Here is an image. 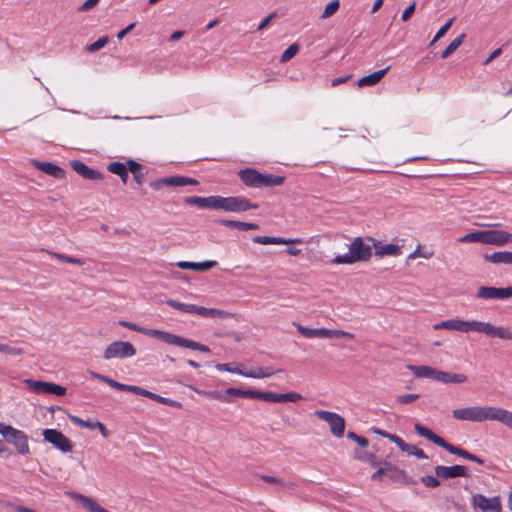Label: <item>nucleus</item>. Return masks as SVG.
Wrapping results in <instances>:
<instances>
[{
  "mask_svg": "<svg viewBox=\"0 0 512 512\" xmlns=\"http://www.w3.org/2000/svg\"><path fill=\"white\" fill-rule=\"evenodd\" d=\"M70 166L77 174H79L84 179H88V180L103 179V174L100 171L88 167L84 162H82L80 160L70 161Z\"/></svg>",
  "mask_w": 512,
  "mask_h": 512,
  "instance_id": "18",
  "label": "nucleus"
},
{
  "mask_svg": "<svg viewBox=\"0 0 512 512\" xmlns=\"http://www.w3.org/2000/svg\"><path fill=\"white\" fill-rule=\"evenodd\" d=\"M0 434L7 443L16 448L19 454L27 455L30 453L28 436L23 431L5 424L4 426H0Z\"/></svg>",
  "mask_w": 512,
  "mask_h": 512,
  "instance_id": "5",
  "label": "nucleus"
},
{
  "mask_svg": "<svg viewBox=\"0 0 512 512\" xmlns=\"http://www.w3.org/2000/svg\"><path fill=\"white\" fill-rule=\"evenodd\" d=\"M347 438L355 441L359 446H361L363 448H365L369 445V441L367 438H365L363 436H359L353 431H349L347 433Z\"/></svg>",
  "mask_w": 512,
  "mask_h": 512,
  "instance_id": "51",
  "label": "nucleus"
},
{
  "mask_svg": "<svg viewBox=\"0 0 512 512\" xmlns=\"http://www.w3.org/2000/svg\"><path fill=\"white\" fill-rule=\"evenodd\" d=\"M136 354L135 347L127 341H114L105 349L103 358L110 360L114 358L124 359Z\"/></svg>",
  "mask_w": 512,
  "mask_h": 512,
  "instance_id": "7",
  "label": "nucleus"
},
{
  "mask_svg": "<svg viewBox=\"0 0 512 512\" xmlns=\"http://www.w3.org/2000/svg\"><path fill=\"white\" fill-rule=\"evenodd\" d=\"M151 400H154L158 403L165 404L171 407L180 408L181 404L178 401L172 400L170 398L162 397L158 394L152 393Z\"/></svg>",
  "mask_w": 512,
  "mask_h": 512,
  "instance_id": "47",
  "label": "nucleus"
},
{
  "mask_svg": "<svg viewBox=\"0 0 512 512\" xmlns=\"http://www.w3.org/2000/svg\"><path fill=\"white\" fill-rule=\"evenodd\" d=\"M420 480L427 488H436L440 485V481L431 475H425Z\"/></svg>",
  "mask_w": 512,
  "mask_h": 512,
  "instance_id": "52",
  "label": "nucleus"
},
{
  "mask_svg": "<svg viewBox=\"0 0 512 512\" xmlns=\"http://www.w3.org/2000/svg\"><path fill=\"white\" fill-rule=\"evenodd\" d=\"M125 164L127 167V172L130 171L132 174L138 173L142 169V166L132 159L128 160Z\"/></svg>",
  "mask_w": 512,
  "mask_h": 512,
  "instance_id": "57",
  "label": "nucleus"
},
{
  "mask_svg": "<svg viewBox=\"0 0 512 512\" xmlns=\"http://www.w3.org/2000/svg\"><path fill=\"white\" fill-rule=\"evenodd\" d=\"M435 474L437 477L442 479L469 477L466 467L462 465H454L449 467L438 465L435 467Z\"/></svg>",
  "mask_w": 512,
  "mask_h": 512,
  "instance_id": "17",
  "label": "nucleus"
},
{
  "mask_svg": "<svg viewBox=\"0 0 512 512\" xmlns=\"http://www.w3.org/2000/svg\"><path fill=\"white\" fill-rule=\"evenodd\" d=\"M475 332L502 340H512V330L504 326H494L488 322L477 321Z\"/></svg>",
  "mask_w": 512,
  "mask_h": 512,
  "instance_id": "14",
  "label": "nucleus"
},
{
  "mask_svg": "<svg viewBox=\"0 0 512 512\" xmlns=\"http://www.w3.org/2000/svg\"><path fill=\"white\" fill-rule=\"evenodd\" d=\"M384 471L385 475H387L392 480H398L400 477L404 475V471L398 469L388 462H384Z\"/></svg>",
  "mask_w": 512,
  "mask_h": 512,
  "instance_id": "39",
  "label": "nucleus"
},
{
  "mask_svg": "<svg viewBox=\"0 0 512 512\" xmlns=\"http://www.w3.org/2000/svg\"><path fill=\"white\" fill-rule=\"evenodd\" d=\"M408 369L419 378H430L435 380L437 369L425 365H409Z\"/></svg>",
  "mask_w": 512,
  "mask_h": 512,
  "instance_id": "31",
  "label": "nucleus"
},
{
  "mask_svg": "<svg viewBox=\"0 0 512 512\" xmlns=\"http://www.w3.org/2000/svg\"><path fill=\"white\" fill-rule=\"evenodd\" d=\"M389 69L390 67L388 66L384 69L375 71L367 76H364L358 80L357 85L359 87L374 86L381 81V79L386 75Z\"/></svg>",
  "mask_w": 512,
  "mask_h": 512,
  "instance_id": "26",
  "label": "nucleus"
},
{
  "mask_svg": "<svg viewBox=\"0 0 512 512\" xmlns=\"http://www.w3.org/2000/svg\"><path fill=\"white\" fill-rule=\"evenodd\" d=\"M302 399V395L297 392H288L283 394V403L284 402H297Z\"/></svg>",
  "mask_w": 512,
  "mask_h": 512,
  "instance_id": "56",
  "label": "nucleus"
},
{
  "mask_svg": "<svg viewBox=\"0 0 512 512\" xmlns=\"http://www.w3.org/2000/svg\"><path fill=\"white\" fill-rule=\"evenodd\" d=\"M261 478L265 482L271 483V484H277V485H279L283 489H293L295 487L294 483L286 482L283 479L278 478V477H273V476H269V475H262Z\"/></svg>",
  "mask_w": 512,
  "mask_h": 512,
  "instance_id": "38",
  "label": "nucleus"
},
{
  "mask_svg": "<svg viewBox=\"0 0 512 512\" xmlns=\"http://www.w3.org/2000/svg\"><path fill=\"white\" fill-rule=\"evenodd\" d=\"M241 397L242 398H250V399L262 400L263 391H259V390H243L242 389Z\"/></svg>",
  "mask_w": 512,
  "mask_h": 512,
  "instance_id": "53",
  "label": "nucleus"
},
{
  "mask_svg": "<svg viewBox=\"0 0 512 512\" xmlns=\"http://www.w3.org/2000/svg\"><path fill=\"white\" fill-rule=\"evenodd\" d=\"M216 223H219L225 227L228 228H236L241 231H246V222H241L237 220H225V219H218L215 220Z\"/></svg>",
  "mask_w": 512,
  "mask_h": 512,
  "instance_id": "42",
  "label": "nucleus"
},
{
  "mask_svg": "<svg viewBox=\"0 0 512 512\" xmlns=\"http://www.w3.org/2000/svg\"><path fill=\"white\" fill-rule=\"evenodd\" d=\"M34 167L55 179L65 178V171L51 162L33 161Z\"/></svg>",
  "mask_w": 512,
  "mask_h": 512,
  "instance_id": "22",
  "label": "nucleus"
},
{
  "mask_svg": "<svg viewBox=\"0 0 512 512\" xmlns=\"http://www.w3.org/2000/svg\"><path fill=\"white\" fill-rule=\"evenodd\" d=\"M512 243V234L505 230H485V244L503 246Z\"/></svg>",
  "mask_w": 512,
  "mask_h": 512,
  "instance_id": "19",
  "label": "nucleus"
},
{
  "mask_svg": "<svg viewBox=\"0 0 512 512\" xmlns=\"http://www.w3.org/2000/svg\"><path fill=\"white\" fill-rule=\"evenodd\" d=\"M216 369L219 370V371H227V372H230V373H234V374H238L237 371L241 370L240 368L236 367V368H232L230 366V364L228 363H224V364H217L216 365Z\"/></svg>",
  "mask_w": 512,
  "mask_h": 512,
  "instance_id": "62",
  "label": "nucleus"
},
{
  "mask_svg": "<svg viewBox=\"0 0 512 512\" xmlns=\"http://www.w3.org/2000/svg\"><path fill=\"white\" fill-rule=\"evenodd\" d=\"M284 181H285L284 176L261 173L260 187L280 186L284 183Z\"/></svg>",
  "mask_w": 512,
  "mask_h": 512,
  "instance_id": "33",
  "label": "nucleus"
},
{
  "mask_svg": "<svg viewBox=\"0 0 512 512\" xmlns=\"http://www.w3.org/2000/svg\"><path fill=\"white\" fill-rule=\"evenodd\" d=\"M198 184H199L198 180H196L194 178L181 176V175H175V176L159 178L155 181H152L150 183V187L154 190H159L163 186L182 187V186L198 185Z\"/></svg>",
  "mask_w": 512,
  "mask_h": 512,
  "instance_id": "12",
  "label": "nucleus"
},
{
  "mask_svg": "<svg viewBox=\"0 0 512 512\" xmlns=\"http://www.w3.org/2000/svg\"><path fill=\"white\" fill-rule=\"evenodd\" d=\"M0 352L7 354V355H13L18 356L24 353V351L21 348L18 347H12L6 344L0 343Z\"/></svg>",
  "mask_w": 512,
  "mask_h": 512,
  "instance_id": "49",
  "label": "nucleus"
},
{
  "mask_svg": "<svg viewBox=\"0 0 512 512\" xmlns=\"http://www.w3.org/2000/svg\"><path fill=\"white\" fill-rule=\"evenodd\" d=\"M414 429L418 435L426 438L427 440L431 441L435 445L447 450L449 453H451L453 455H457L459 457H462L466 460L476 462L478 464H484V460L481 459L480 457L468 452L467 450H464L458 446H455V445L447 442L445 439H443L439 435L435 434L432 430L421 425L420 423H416L414 425Z\"/></svg>",
  "mask_w": 512,
  "mask_h": 512,
  "instance_id": "3",
  "label": "nucleus"
},
{
  "mask_svg": "<svg viewBox=\"0 0 512 512\" xmlns=\"http://www.w3.org/2000/svg\"><path fill=\"white\" fill-rule=\"evenodd\" d=\"M253 241L258 244L268 245V244H302L303 241L300 238L295 239H286L282 237H270V236H255Z\"/></svg>",
  "mask_w": 512,
  "mask_h": 512,
  "instance_id": "25",
  "label": "nucleus"
},
{
  "mask_svg": "<svg viewBox=\"0 0 512 512\" xmlns=\"http://www.w3.org/2000/svg\"><path fill=\"white\" fill-rule=\"evenodd\" d=\"M329 332H330V338H353V334L343 331V330L329 329Z\"/></svg>",
  "mask_w": 512,
  "mask_h": 512,
  "instance_id": "59",
  "label": "nucleus"
},
{
  "mask_svg": "<svg viewBox=\"0 0 512 512\" xmlns=\"http://www.w3.org/2000/svg\"><path fill=\"white\" fill-rule=\"evenodd\" d=\"M89 373L93 378L98 379V380L108 384L110 387H112L116 390H119L120 384H121L120 382H118L114 379H111L105 375H102L100 373H97V372L90 371Z\"/></svg>",
  "mask_w": 512,
  "mask_h": 512,
  "instance_id": "41",
  "label": "nucleus"
},
{
  "mask_svg": "<svg viewBox=\"0 0 512 512\" xmlns=\"http://www.w3.org/2000/svg\"><path fill=\"white\" fill-rule=\"evenodd\" d=\"M203 396L210 398V399H216L225 403H231L232 399L221 393L217 390H212L208 392H203Z\"/></svg>",
  "mask_w": 512,
  "mask_h": 512,
  "instance_id": "46",
  "label": "nucleus"
},
{
  "mask_svg": "<svg viewBox=\"0 0 512 512\" xmlns=\"http://www.w3.org/2000/svg\"><path fill=\"white\" fill-rule=\"evenodd\" d=\"M370 431L373 432L374 434H377V435H380L382 437H385V438L389 439L390 441H392L395 444H396V442L399 439V436H397L396 434L389 433V432L384 431V430H382L380 428H377V427H372L370 429Z\"/></svg>",
  "mask_w": 512,
  "mask_h": 512,
  "instance_id": "50",
  "label": "nucleus"
},
{
  "mask_svg": "<svg viewBox=\"0 0 512 512\" xmlns=\"http://www.w3.org/2000/svg\"><path fill=\"white\" fill-rule=\"evenodd\" d=\"M159 340H161L167 344H171V345H175V346H179V347H183V348H189L192 350H198L201 352H209L210 351L209 347L206 345H203V344L195 342L193 340L183 338L181 336L171 334V333H168L165 331H162Z\"/></svg>",
  "mask_w": 512,
  "mask_h": 512,
  "instance_id": "10",
  "label": "nucleus"
},
{
  "mask_svg": "<svg viewBox=\"0 0 512 512\" xmlns=\"http://www.w3.org/2000/svg\"><path fill=\"white\" fill-rule=\"evenodd\" d=\"M477 325V320L464 321L461 319H449L446 321H442L433 326L435 330L447 329L454 330L463 333H468L470 331L475 332V328Z\"/></svg>",
  "mask_w": 512,
  "mask_h": 512,
  "instance_id": "16",
  "label": "nucleus"
},
{
  "mask_svg": "<svg viewBox=\"0 0 512 512\" xmlns=\"http://www.w3.org/2000/svg\"><path fill=\"white\" fill-rule=\"evenodd\" d=\"M368 241L372 243V247L375 248V254L377 256H397L401 253L400 247L395 244H382L380 241L373 238H368Z\"/></svg>",
  "mask_w": 512,
  "mask_h": 512,
  "instance_id": "21",
  "label": "nucleus"
},
{
  "mask_svg": "<svg viewBox=\"0 0 512 512\" xmlns=\"http://www.w3.org/2000/svg\"><path fill=\"white\" fill-rule=\"evenodd\" d=\"M46 252L49 255H51L52 257H54L57 260H59V261L67 262V263H70V264H76V265H79V266H83L86 263L85 259H82V258H76V257H73V256H69V255H66V254H62V253H58V252H53V251H46Z\"/></svg>",
  "mask_w": 512,
  "mask_h": 512,
  "instance_id": "36",
  "label": "nucleus"
},
{
  "mask_svg": "<svg viewBox=\"0 0 512 512\" xmlns=\"http://www.w3.org/2000/svg\"><path fill=\"white\" fill-rule=\"evenodd\" d=\"M471 504L474 509H479L483 512H501L502 506L498 496L487 498L482 494H475L472 496Z\"/></svg>",
  "mask_w": 512,
  "mask_h": 512,
  "instance_id": "15",
  "label": "nucleus"
},
{
  "mask_svg": "<svg viewBox=\"0 0 512 512\" xmlns=\"http://www.w3.org/2000/svg\"><path fill=\"white\" fill-rule=\"evenodd\" d=\"M262 400L270 403H283V394L271 391H263Z\"/></svg>",
  "mask_w": 512,
  "mask_h": 512,
  "instance_id": "45",
  "label": "nucleus"
},
{
  "mask_svg": "<svg viewBox=\"0 0 512 512\" xmlns=\"http://www.w3.org/2000/svg\"><path fill=\"white\" fill-rule=\"evenodd\" d=\"M396 445L399 447V449L408 455H413L417 457L418 459H428L427 454L420 448L416 447L415 445H410L406 443L402 438L399 437L398 441L396 442Z\"/></svg>",
  "mask_w": 512,
  "mask_h": 512,
  "instance_id": "28",
  "label": "nucleus"
},
{
  "mask_svg": "<svg viewBox=\"0 0 512 512\" xmlns=\"http://www.w3.org/2000/svg\"><path fill=\"white\" fill-rule=\"evenodd\" d=\"M119 391L131 392L136 395L147 397L149 399H151L152 393H153V392L148 391L140 386L127 385V384H123V383L120 384Z\"/></svg>",
  "mask_w": 512,
  "mask_h": 512,
  "instance_id": "37",
  "label": "nucleus"
},
{
  "mask_svg": "<svg viewBox=\"0 0 512 512\" xmlns=\"http://www.w3.org/2000/svg\"><path fill=\"white\" fill-rule=\"evenodd\" d=\"M484 259L493 264H507L512 265V252L498 251L492 254H485Z\"/></svg>",
  "mask_w": 512,
  "mask_h": 512,
  "instance_id": "27",
  "label": "nucleus"
},
{
  "mask_svg": "<svg viewBox=\"0 0 512 512\" xmlns=\"http://www.w3.org/2000/svg\"><path fill=\"white\" fill-rule=\"evenodd\" d=\"M184 202L188 205L197 206L199 208L221 209L227 212H244L251 209H258V204L250 202L242 196L222 197L212 195L208 197L189 196L184 198Z\"/></svg>",
  "mask_w": 512,
  "mask_h": 512,
  "instance_id": "1",
  "label": "nucleus"
},
{
  "mask_svg": "<svg viewBox=\"0 0 512 512\" xmlns=\"http://www.w3.org/2000/svg\"><path fill=\"white\" fill-rule=\"evenodd\" d=\"M216 265L217 262L214 260H206L203 262L179 261L177 263V267H179L180 269L193 270L198 272L207 271Z\"/></svg>",
  "mask_w": 512,
  "mask_h": 512,
  "instance_id": "23",
  "label": "nucleus"
},
{
  "mask_svg": "<svg viewBox=\"0 0 512 512\" xmlns=\"http://www.w3.org/2000/svg\"><path fill=\"white\" fill-rule=\"evenodd\" d=\"M69 419L72 421L73 424L81 427V428H87L94 430L96 429V421L97 420H83L78 416L75 415H69Z\"/></svg>",
  "mask_w": 512,
  "mask_h": 512,
  "instance_id": "40",
  "label": "nucleus"
},
{
  "mask_svg": "<svg viewBox=\"0 0 512 512\" xmlns=\"http://www.w3.org/2000/svg\"><path fill=\"white\" fill-rule=\"evenodd\" d=\"M340 2L338 0H333L330 3H328L321 15V19H327L331 16H333L339 9Z\"/></svg>",
  "mask_w": 512,
  "mask_h": 512,
  "instance_id": "43",
  "label": "nucleus"
},
{
  "mask_svg": "<svg viewBox=\"0 0 512 512\" xmlns=\"http://www.w3.org/2000/svg\"><path fill=\"white\" fill-rule=\"evenodd\" d=\"M108 43V37L103 36L100 37L97 41L87 46V51L90 53H94L102 49Z\"/></svg>",
  "mask_w": 512,
  "mask_h": 512,
  "instance_id": "48",
  "label": "nucleus"
},
{
  "mask_svg": "<svg viewBox=\"0 0 512 512\" xmlns=\"http://www.w3.org/2000/svg\"><path fill=\"white\" fill-rule=\"evenodd\" d=\"M240 180L248 187L260 188L261 173L253 168H245L238 173Z\"/></svg>",
  "mask_w": 512,
  "mask_h": 512,
  "instance_id": "20",
  "label": "nucleus"
},
{
  "mask_svg": "<svg viewBox=\"0 0 512 512\" xmlns=\"http://www.w3.org/2000/svg\"><path fill=\"white\" fill-rule=\"evenodd\" d=\"M371 255L372 244H366L362 237H356L350 244L348 253L336 256L332 262L334 264H354L369 260Z\"/></svg>",
  "mask_w": 512,
  "mask_h": 512,
  "instance_id": "4",
  "label": "nucleus"
},
{
  "mask_svg": "<svg viewBox=\"0 0 512 512\" xmlns=\"http://www.w3.org/2000/svg\"><path fill=\"white\" fill-rule=\"evenodd\" d=\"M475 297L483 300H504L512 297V287L497 288L492 286H481L478 288Z\"/></svg>",
  "mask_w": 512,
  "mask_h": 512,
  "instance_id": "13",
  "label": "nucleus"
},
{
  "mask_svg": "<svg viewBox=\"0 0 512 512\" xmlns=\"http://www.w3.org/2000/svg\"><path fill=\"white\" fill-rule=\"evenodd\" d=\"M99 0H86L80 7L79 11H88L98 4Z\"/></svg>",
  "mask_w": 512,
  "mask_h": 512,
  "instance_id": "63",
  "label": "nucleus"
},
{
  "mask_svg": "<svg viewBox=\"0 0 512 512\" xmlns=\"http://www.w3.org/2000/svg\"><path fill=\"white\" fill-rule=\"evenodd\" d=\"M467 376L462 373H451L437 370L436 381L445 384H461L467 381Z\"/></svg>",
  "mask_w": 512,
  "mask_h": 512,
  "instance_id": "24",
  "label": "nucleus"
},
{
  "mask_svg": "<svg viewBox=\"0 0 512 512\" xmlns=\"http://www.w3.org/2000/svg\"><path fill=\"white\" fill-rule=\"evenodd\" d=\"M299 51L298 44H291L281 55L280 62L285 63L292 59Z\"/></svg>",
  "mask_w": 512,
  "mask_h": 512,
  "instance_id": "44",
  "label": "nucleus"
},
{
  "mask_svg": "<svg viewBox=\"0 0 512 512\" xmlns=\"http://www.w3.org/2000/svg\"><path fill=\"white\" fill-rule=\"evenodd\" d=\"M455 18H451L449 19L439 30L438 32L436 33L435 35V40H439L441 39L447 32L448 30L450 29L453 21H454Z\"/></svg>",
  "mask_w": 512,
  "mask_h": 512,
  "instance_id": "55",
  "label": "nucleus"
},
{
  "mask_svg": "<svg viewBox=\"0 0 512 512\" xmlns=\"http://www.w3.org/2000/svg\"><path fill=\"white\" fill-rule=\"evenodd\" d=\"M415 7H416V3L413 2L411 5H409L404 10V12L402 13V17H401L402 21L406 22V21H408L411 18V16L415 12Z\"/></svg>",
  "mask_w": 512,
  "mask_h": 512,
  "instance_id": "61",
  "label": "nucleus"
},
{
  "mask_svg": "<svg viewBox=\"0 0 512 512\" xmlns=\"http://www.w3.org/2000/svg\"><path fill=\"white\" fill-rule=\"evenodd\" d=\"M167 304L181 312L189 314H198L205 318H220L224 315V312L214 308H206L203 306H197L195 304L182 303L177 300H168Z\"/></svg>",
  "mask_w": 512,
  "mask_h": 512,
  "instance_id": "6",
  "label": "nucleus"
},
{
  "mask_svg": "<svg viewBox=\"0 0 512 512\" xmlns=\"http://www.w3.org/2000/svg\"><path fill=\"white\" fill-rule=\"evenodd\" d=\"M420 396L418 394H403L398 395L396 400L401 404H409L417 400Z\"/></svg>",
  "mask_w": 512,
  "mask_h": 512,
  "instance_id": "54",
  "label": "nucleus"
},
{
  "mask_svg": "<svg viewBox=\"0 0 512 512\" xmlns=\"http://www.w3.org/2000/svg\"><path fill=\"white\" fill-rule=\"evenodd\" d=\"M460 243H482L485 244V230L468 233L458 239Z\"/></svg>",
  "mask_w": 512,
  "mask_h": 512,
  "instance_id": "34",
  "label": "nucleus"
},
{
  "mask_svg": "<svg viewBox=\"0 0 512 512\" xmlns=\"http://www.w3.org/2000/svg\"><path fill=\"white\" fill-rule=\"evenodd\" d=\"M502 54V49L501 48H497L495 49L489 56L488 58L484 61V65H488L490 64L495 58L499 57L500 55Z\"/></svg>",
  "mask_w": 512,
  "mask_h": 512,
  "instance_id": "64",
  "label": "nucleus"
},
{
  "mask_svg": "<svg viewBox=\"0 0 512 512\" xmlns=\"http://www.w3.org/2000/svg\"><path fill=\"white\" fill-rule=\"evenodd\" d=\"M360 459L369 463L372 466H377L379 464L376 455L373 453L365 452L363 456L360 457Z\"/></svg>",
  "mask_w": 512,
  "mask_h": 512,
  "instance_id": "58",
  "label": "nucleus"
},
{
  "mask_svg": "<svg viewBox=\"0 0 512 512\" xmlns=\"http://www.w3.org/2000/svg\"><path fill=\"white\" fill-rule=\"evenodd\" d=\"M24 383L30 391L37 394L63 396L66 393L65 387L52 382L26 379Z\"/></svg>",
  "mask_w": 512,
  "mask_h": 512,
  "instance_id": "8",
  "label": "nucleus"
},
{
  "mask_svg": "<svg viewBox=\"0 0 512 512\" xmlns=\"http://www.w3.org/2000/svg\"><path fill=\"white\" fill-rule=\"evenodd\" d=\"M119 324L122 327L128 328V329H130L132 331H136V332H139V333H143V331H145V328L140 327L137 324L132 323V322H128V321L122 320V321L119 322Z\"/></svg>",
  "mask_w": 512,
  "mask_h": 512,
  "instance_id": "60",
  "label": "nucleus"
},
{
  "mask_svg": "<svg viewBox=\"0 0 512 512\" xmlns=\"http://www.w3.org/2000/svg\"><path fill=\"white\" fill-rule=\"evenodd\" d=\"M42 435L45 441L61 452L67 453L72 451L73 445L71 441L62 432L56 429H45Z\"/></svg>",
  "mask_w": 512,
  "mask_h": 512,
  "instance_id": "11",
  "label": "nucleus"
},
{
  "mask_svg": "<svg viewBox=\"0 0 512 512\" xmlns=\"http://www.w3.org/2000/svg\"><path fill=\"white\" fill-rule=\"evenodd\" d=\"M298 332L306 338H330L329 329L326 328H307L301 325L297 327Z\"/></svg>",
  "mask_w": 512,
  "mask_h": 512,
  "instance_id": "30",
  "label": "nucleus"
},
{
  "mask_svg": "<svg viewBox=\"0 0 512 512\" xmlns=\"http://www.w3.org/2000/svg\"><path fill=\"white\" fill-rule=\"evenodd\" d=\"M466 38V34L462 33L458 37H456L447 47L446 49L441 53L442 59H447L451 54H453L464 42Z\"/></svg>",
  "mask_w": 512,
  "mask_h": 512,
  "instance_id": "35",
  "label": "nucleus"
},
{
  "mask_svg": "<svg viewBox=\"0 0 512 512\" xmlns=\"http://www.w3.org/2000/svg\"><path fill=\"white\" fill-rule=\"evenodd\" d=\"M107 170L115 175H118L121 181L126 184L128 180V172L125 163L122 162H112L108 164Z\"/></svg>",
  "mask_w": 512,
  "mask_h": 512,
  "instance_id": "32",
  "label": "nucleus"
},
{
  "mask_svg": "<svg viewBox=\"0 0 512 512\" xmlns=\"http://www.w3.org/2000/svg\"><path fill=\"white\" fill-rule=\"evenodd\" d=\"M453 417L461 421L484 422L498 421L512 429V412L494 406H471L454 409Z\"/></svg>",
  "mask_w": 512,
  "mask_h": 512,
  "instance_id": "2",
  "label": "nucleus"
},
{
  "mask_svg": "<svg viewBox=\"0 0 512 512\" xmlns=\"http://www.w3.org/2000/svg\"><path fill=\"white\" fill-rule=\"evenodd\" d=\"M237 372L239 375L255 379L270 377L276 373V371L271 368L263 369L261 367L253 368L250 370H239Z\"/></svg>",
  "mask_w": 512,
  "mask_h": 512,
  "instance_id": "29",
  "label": "nucleus"
},
{
  "mask_svg": "<svg viewBox=\"0 0 512 512\" xmlns=\"http://www.w3.org/2000/svg\"><path fill=\"white\" fill-rule=\"evenodd\" d=\"M315 415L322 421L328 423L330 431L335 437H343L345 431V420L342 416L326 410H316Z\"/></svg>",
  "mask_w": 512,
  "mask_h": 512,
  "instance_id": "9",
  "label": "nucleus"
}]
</instances>
